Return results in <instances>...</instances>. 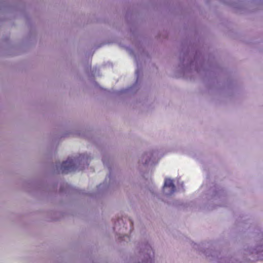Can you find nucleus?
<instances>
[{
    "label": "nucleus",
    "mask_w": 263,
    "mask_h": 263,
    "mask_svg": "<svg viewBox=\"0 0 263 263\" xmlns=\"http://www.w3.org/2000/svg\"><path fill=\"white\" fill-rule=\"evenodd\" d=\"M76 161L74 162L71 159H68L62 163H59L57 165V167L60 171L64 173H68L74 171L76 170L75 165Z\"/></svg>",
    "instance_id": "f257e3e1"
},
{
    "label": "nucleus",
    "mask_w": 263,
    "mask_h": 263,
    "mask_svg": "<svg viewBox=\"0 0 263 263\" xmlns=\"http://www.w3.org/2000/svg\"><path fill=\"white\" fill-rule=\"evenodd\" d=\"M175 190L176 187L174 180L168 177L165 178L162 187L163 193L166 196H171L175 192Z\"/></svg>",
    "instance_id": "f03ea898"
},
{
    "label": "nucleus",
    "mask_w": 263,
    "mask_h": 263,
    "mask_svg": "<svg viewBox=\"0 0 263 263\" xmlns=\"http://www.w3.org/2000/svg\"><path fill=\"white\" fill-rule=\"evenodd\" d=\"M141 162L146 165H151L153 162V156L151 152H146L143 154L140 158Z\"/></svg>",
    "instance_id": "7ed1b4c3"
},
{
    "label": "nucleus",
    "mask_w": 263,
    "mask_h": 263,
    "mask_svg": "<svg viewBox=\"0 0 263 263\" xmlns=\"http://www.w3.org/2000/svg\"><path fill=\"white\" fill-rule=\"evenodd\" d=\"M194 64L193 63H186L180 65L178 67V70L183 73H186L193 69Z\"/></svg>",
    "instance_id": "20e7f679"
},
{
    "label": "nucleus",
    "mask_w": 263,
    "mask_h": 263,
    "mask_svg": "<svg viewBox=\"0 0 263 263\" xmlns=\"http://www.w3.org/2000/svg\"><path fill=\"white\" fill-rule=\"evenodd\" d=\"M255 253L259 260H263V239L259 241L255 249Z\"/></svg>",
    "instance_id": "39448f33"
},
{
    "label": "nucleus",
    "mask_w": 263,
    "mask_h": 263,
    "mask_svg": "<svg viewBox=\"0 0 263 263\" xmlns=\"http://www.w3.org/2000/svg\"><path fill=\"white\" fill-rule=\"evenodd\" d=\"M226 263H239L237 260L235 259H230L228 260Z\"/></svg>",
    "instance_id": "423d86ee"
},
{
    "label": "nucleus",
    "mask_w": 263,
    "mask_h": 263,
    "mask_svg": "<svg viewBox=\"0 0 263 263\" xmlns=\"http://www.w3.org/2000/svg\"><path fill=\"white\" fill-rule=\"evenodd\" d=\"M81 164L87 163V160L84 157L81 159Z\"/></svg>",
    "instance_id": "0eeeda50"
}]
</instances>
